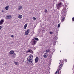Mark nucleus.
Segmentation results:
<instances>
[{
    "label": "nucleus",
    "mask_w": 74,
    "mask_h": 74,
    "mask_svg": "<svg viewBox=\"0 0 74 74\" xmlns=\"http://www.w3.org/2000/svg\"><path fill=\"white\" fill-rule=\"evenodd\" d=\"M33 56H29L27 59V62L28 64H31L33 62Z\"/></svg>",
    "instance_id": "nucleus-1"
},
{
    "label": "nucleus",
    "mask_w": 74,
    "mask_h": 74,
    "mask_svg": "<svg viewBox=\"0 0 74 74\" xmlns=\"http://www.w3.org/2000/svg\"><path fill=\"white\" fill-rule=\"evenodd\" d=\"M67 6H65V7H64V8L62 9L61 12L62 14H64L67 12V10L66 9Z\"/></svg>",
    "instance_id": "nucleus-2"
},
{
    "label": "nucleus",
    "mask_w": 74,
    "mask_h": 74,
    "mask_svg": "<svg viewBox=\"0 0 74 74\" xmlns=\"http://www.w3.org/2000/svg\"><path fill=\"white\" fill-rule=\"evenodd\" d=\"M61 5H62V3H60L58 4H57L56 5L57 7V9L59 10V9L60 8V7H61Z\"/></svg>",
    "instance_id": "nucleus-3"
},
{
    "label": "nucleus",
    "mask_w": 74,
    "mask_h": 74,
    "mask_svg": "<svg viewBox=\"0 0 74 74\" xmlns=\"http://www.w3.org/2000/svg\"><path fill=\"white\" fill-rule=\"evenodd\" d=\"M32 42H33V45H35L36 44V42H37V41L35 40L34 39H33L32 40Z\"/></svg>",
    "instance_id": "nucleus-4"
},
{
    "label": "nucleus",
    "mask_w": 74,
    "mask_h": 74,
    "mask_svg": "<svg viewBox=\"0 0 74 74\" xmlns=\"http://www.w3.org/2000/svg\"><path fill=\"white\" fill-rule=\"evenodd\" d=\"M4 22V19H1L0 21V25H3Z\"/></svg>",
    "instance_id": "nucleus-5"
},
{
    "label": "nucleus",
    "mask_w": 74,
    "mask_h": 74,
    "mask_svg": "<svg viewBox=\"0 0 74 74\" xmlns=\"http://www.w3.org/2000/svg\"><path fill=\"white\" fill-rule=\"evenodd\" d=\"M6 18L8 19H11V18H12V16L11 15H9V16H6Z\"/></svg>",
    "instance_id": "nucleus-6"
},
{
    "label": "nucleus",
    "mask_w": 74,
    "mask_h": 74,
    "mask_svg": "<svg viewBox=\"0 0 74 74\" xmlns=\"http://www.w3.org/2000/svg\"><path fill=\"white\" fill-rule=\"evenodd\" d=\"M29 31H30V29H28L25 32V35H26V36H27V35H28V34H29Z\"/></svg>",
    "instance_id": "nucleus-7"
},
{
    "label": "nucleus",
    "mask_w": 74,
    "mask_h": 74,
    "mask_svg": "<svg viewBox=\"0 0 74 74\" xmlns=\"http://www.w3.org/2000/svg\"><path fill=\"white\" fill-rule=\"evenodd\" d=\"M60 62L59 63V64H60V66L59 67L58 69V70H60V69H61V68L62 66V64H60V62H61V60H60Z\"/></svg>",
    "instance_id": "nucleus-8"
},
{
    "label": "nucleus",
    "mask_w": 74,
    "mask_h": 74,
    "mask_svg": "<svg viewBox=\"0 0 74 74\" xmlns=\"http://www.w3.org/2000/svg\"><path fill=\"white\" fill-rule=\"evenodd\" d=\"M16 55V54L15 53H14L12 56H11V58H12L13 59V58H15V57Z\"/></svg>",
    "instance_id": "nucleus-9"
},
{
    "label": "nucleus",
    "mask_w": 74,
    "mask_h": 74,
    "mask_svg": "<svg viewBox=\"0 0 74 74\" xmlns=\"http://www.w3.org/2000/svg\"><path fill=\"white\" fill-rule=\"evenodd\" d=\"M48 56V54L47 53H45L43 55V57L45 58H46Z\"/></svg>",
    "instance_id": "nucleus-10"
},
{
    "label": "nucleus",
    "mask_w": 74,
    "mask_h": 74,
    "mask_svg": "<svg viewBox=\"0 0 74 74\" xmlns=\"http://www.w3.org/2000/svg\"><path fill=\"white\" fill-rule=\"evenodd\" d=\"M64 19H65V16H64L63 17H62V18L61 20V22H63V21H64Z\"/></svg>",
    "instance_id": "nucleus-11"
},
{
    "label": "nucleus",
    "mask_w": 74,
    "mask_h": 74,
    "mask_svg": "<svg viewBox=\"0 0 74 74\" xmlns=\"http://www.w3.org/2000/svg\"><path fill=\"white\" fill-rule=\"evenodd\" d=\"M38 57H36L35 59V63H37L36 62H37L38 61Z\"/></svg>",
    "instance_id": "nucleus-12"
},
{
    "label": "nucleus",
    "mask_w": 74,
    "mask_h": 74,
    "mask_svg": "<svg viewBox=\"0 0 74 74\" xmlns=\"http://www.w3.org/2000/svg\"><path fill=\"white\" fill-rule=\"evenodd\" d=\"M10 55H12L13 54H14V51L12 50L10 51Z\"/></svg>",
    "instance_id": "nucleus-13"
},
{
    "label": "nucleus",
    "mask_w": 74,
    "mask_h": 74,
    "mask_svg": "<svg viewBox=\"0 0 74 74\" xmlns=\"http://www.w3.org/2000/svg\"><path fill=\"white\" fill-rule=\"evenodd\" d=\"M27 24H26L24 25V29H26V27H27Z\"/></svg>",
    "instance_id": "nucleus-14"
},
{
    "label": "nucleus",
    "mask_w": 74,
    "mask_h": 74,
    "mask_svg": "<svg viewBox=\"0 0 74 74\" xmlns=\"http://www.w3.org/2000/svg\"><path fill=\"white\" fill-rule=\"evenodd\" d=\"M9 8V5H8L5 7V9L6 10H8Z\"/></svg>",
    "instance_id": "nucleus-15"
},
{
    "label": "nucleus",
    "mask_w": 74,
    "mask_h": 74,
    "mask_svg": "<svg viewBox=\"0 0 74 74\" xmlns=\"http://www.w3.org/2000/svg\"><path fill=\"white\" fill-rule=\"evenodd\" d=\"M18 18L19 19H21L22 18V15H19L18 16Z\"/></svg>",
    "instance_id": "nucleus-16"
},
{
    "label": "nucleus",
    "mask_w": 74,
    "mask_h": 74,
    "mask_svg": "<svg viewBox=\"0 0 74 74\" xmlns=\"http://www.w3.org/2000/svg\"><path fill=\"white\" fill-rule=\"evenodd\" d=\"M50 51V50L49 49L46 50V53H48V52H49Z\"/></svg>",
    "instance_id": "nucleus-17"
},
{
    "label": "nucleus",
    "mask_w": 74,
    "mask_h": 74,
    "mask_svg": "<svg viewBox=\"0 0 74 74\" xmlns=\"http://www.w3.org/2000/svg\"><path fill=\"white\" fill-rule=\"evenodd\" d=\"M22 6H19L18 10H21V9H22Z\"/></svg>",
    "instance_id": "nucleus-18"
},
{
    "label": "nucleus",
    "mask_w": 74,
    "mask_h": 74,
    "mask_svg": "<svg viewBox=\"0 0 74 74\" xmlns=\"http://www.w3.org/2000/svg\"><path fill=\"white\" fill-rule=\"evenodd\" d=\"M14 64H15L16 65H18V64H19L18 62H14Z\"/></svg>",
    "instance_id": "nucleus-19"
},
{
    "label": "nucleus",
    "mask_w": 74,
    "mask_h": 74,
    "mask_svg": "<svg viewBox=\"0 0 74 74\" xmlns=\"http://www.w3.org/2000/svg\"><path fill=\"white\" fill-rule=\"evenodd\" d=\"M59 71H58L56 72L55 74H59Z\"/></svg>",
    "instance_id": "nucleus-20"
},
{
    "label": "nucleus",
    "mask_w": 74,
    "mask_h": 74,
    "mask_svg": "<svg viewBox=\"0 0 74 74\" xmlns=\"http://www.w3.org/2000/svg\"><path fill=\"white\" fill-rule=\"evenodd\" d=\"M34 38L35 40H36V41H38L39 40L37 38Z\"/></svg>",
    "instance_id": "nucleus-21"
},
{
    "label": "nucleus",
    "mask_w": 74,
    "mask_h": 74,
    "mask_svg": "<svg viewBox=\"0 0 74 74\" xmlns=\"http://www.w3.org/2000/svg\"><path fill=\"white\" fill-rule=\"evenodd\" d=\"M31 49H28V51H26V52H30Z\"/></svg>",
    "instance_id": "nucleus-22"
},
{
    "label": "nucleus",
    "mask_w": 74,
    "mask_h": 74,
    "mask_svg": "<svg viewBox=\"0 0 74 74\" xmlns=\"http://www.w3.org/2000/svg\"><path fill=\"white\" fill-rule=\"evenodd\" d=\"M30 52H31V53H32V54H33L34 53L33 51L32 50H31Z\"/></svg>",
    "instance_id": "nucleus-23"
},
{
    "label": "nucleus",
    "mask_w": 74,
    "mask_h": 74,
    "mask_svg": "<svg viewBox=\"0 0 74 74\" xmlns=\"http://www.w3.org/2000/svg\"><path fill=\"white\" fill-rule=\"evenodd\" d=\"M60 24H59L58 25V27H60Z\"/></svg>",
    "instance_id": "nucleus-24"
},
{
    "label": "nucleus",
    "mask_w": 74,
    "mask_h": 74,
    "mask_svg": "<svg viewBox=\"0 0 74 74\" xmlns=\"http://www.w3.org/2000/svg\"><path fill=\"white\" fill-rule=\"evenodd\" d=\"M54 38H56V40H58V37L56 36Z\"/></svg>",
    "instance_id": "nucleus-25"
},
{
    "label": "nucleus",
    "mask_w": 74,
    "mask_h": 74,
    "mask_svg": "<svg viewBox=\"0 0 74 74\" xmlns=\"http://www.w3.org/2000/svg\"><path fill=\"white\" fill-rule=\"evenodd\" d=\"M33 20H36V18L35 17H33Z\"/></svg>",
    "instance_id": "nucleus-26"
},
{
    "label": "nucleus",
    "mask_w": 74,
    "mask_h": 74,
    "mask_svg": "<svg viewBox=\"0 0 74 74\" xmlns=\"http://www.w3.org/2000/svg\"><path fill=\"white\" fill-rule=\"evenodd\" d=\"M45 11L46 13H47V12H48V11H47V9H45Z\"/></svg>",
    "instance_id": "nucleus-27"
},
{
    "label": "nucleus",
    "mask_w": 74,
    "mask_h": 74,
    "mask_svg": "<svg viewBox=\"0 0 74 74\" xmlns=\"http://www.w3.org/2000/svg\"><path fill=\"white\" fill-rule=\"evenodd\" d=\"M50 34H53V32H50Z\"/></svg>",
    "instance_id": "nucleus-28"
},
{
    "label": "nucleus",
    "mask_w": 74,
    "mask_h": 74,
    "mask_svg": "<svg viewBox=\"0 0 74 74\" xmlns=\"http://www.w3.org/2000/svg\"><path fill=\"white\" fill-rule=\"evenodd\" d=\"M56 42H53V45H56Z\"/></svg>",
    "instance_id": "nucleus-29"
},
{
    "label": "nucleus",
    "mask_w": 74,
    "mask_h": 74,
    "mask_svg": "<svg viewBox=\"0 0 74 74\" xmlns=\"http://www.w3.org/2000/svg\"><path fill=\"white\" fill-rule=\"evenodd\" d=\"M11 37H12V38H14V36L13 35H11Z\"/></svg>",
    "instance_id": "nucleus-30"
},
{
    "label": "nucleus",
    "mask_w": 74,
    "mask_h": 74,
    "mask_svg": "<svg viewBox=\"0 0 74 74\" xmlns=\"http://www.w3.org/2000/svg\"><path fill=\"white\" fill-rule=\"evenodd\" d=\"M72 21H73L74 22V17L72 18Z\"/></svg>",
    "instance_id": "nucleus-31"
},
{
    "label": "nucleus",
    "mask_w": 74,
    "mask_h": 74,
    "mask_svg": "<svg viewBox=\"0 0 74 74\" xmlns=\"http://www.w3.org/2000/svg\"><path fill=\"white\" fill-rule=\"evenodd\" d=\"M1 28H2L1 26H0V30H1Z\"/></svg>",
    "instance_id": "nucleus-32"
},
{
    "label": "nucleus",
    "mask_w": 74,
    "mask_h": 74,
    "mask_svg": "<svg viewBox=\"0 0 74 74\" xmlns=\"http://www.w3.org/2000/svg\"><path fill=\"white\" fill-rule=\"evenodd\" d=\"M65 61H66V62H67V59H65Z\"/></svg>",
    "instance_id": "nucleus-33"
},
{
    "label": "nucleus",
    "mask_w": 74,
    "mask_h": 74,
    "mask_svg": "<svg viewBox=\"0 0 74 74\" xmlns=\"http://www.w3.org/2000/svg\"><path fill=\"white\" fill-rule=\"evenodd\" d=\"M42 32H45V30H42Z\"/></svg>",
    "instance_id": "nucleus-34"
},
{
    "label": "nucleus",
    "mask_w": 74,
    "mask_h": 74,
    "mask_svg": "<svg viewBox=\"0 0 74 74\" xmlns=\"http://www.w3.org/2000/svg\"><path fill=\"white\" fill-rule=\"evenodd\" d=\"M2 12H4V11H2Z\"/></svg>",
    "instance_id": "nucleus-35"
},
{
    "label": "nucleus",
    "mask_w": 74,
    "mask_h": 74,
    "mask_svg": "<svg viewBox=\"0 0 74 74\" xmlns=\"http://www.w3.org/2000/svg\"><path fill=\"white\" fill-rule=\"evenodd\" d=\"M5 65H6V64H7L6 63H5Z\"/></svg>",
    "instance_id": "nucleus-36"
},
{
    "label": "nucleus",
    "mask_w": 74,
    "mask_h": 74,
    "mask_svg": "<svg viewBox=\"0 0 74 74\" xmlns=\"http://www.w3.org/2000/svg\"><path fill=\"white\" fill-rule=\"evenodd\" d=\"M60 52H61V51H60Z\"/></svg>",
    "instance_id": "nucleus-37"
},
{
    "label": "nucleus",
    "mask_w": 74,
    "mask_h": 74,
    "mask_svg": "<svg viewBox=\"0 0 74 74\" xmlns=\"http://www.w3.org/2000/svg\"><path fill=\"white\" fill-rule=\"evenodd\" d=\"M55 74H56V73H55Z\"/></svg>",
    "instance_id": "nucleus-38"
}]
</instances>
